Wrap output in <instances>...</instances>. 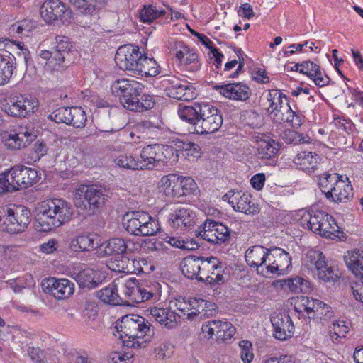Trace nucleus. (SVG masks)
Wrapping results in <instances>:
<instances>
[{
  "instance_id": "ea45409f",
  "label": "nucleus",
  "mask_w": 363,
  "mask_h": 363,
  "mask_svg": "<svg viewBox=\"0 0 363 363\" xmlns=\"http://www.w3.org/2000/svg\"><path fill=\"white\" fill-rule=\"evenodd\" d=\"M331 196H328L327 199L335 203H345L350 201L352 196V186L349 182L340 179L333 187Z\"/></svg>"
},
{
  "instance_id": "69168bd1",
  "label": "nucleus",
  "mask_w": 363,
  "mask_h": 363,
  "mask_svg": "<svg viewBox=\"0 0 363 363\" xmlns=\"http://www.w3.org/2000/svg\"><path fill=\"white\" fill-rule=\"evenodd\" d=\"M70 107H60L55 110L50 115L51 120L57 123H64L68 124L69 121V111Z\"/></svg>"
},
{
  "instance_id": "5fc2aeb1",
  "label": "nucleus",
  "mask_w": 363,
  "mask_h": 363,
  "mask_svg": "<svg viewBox=\"0 0 363 363\" xmlns=\"http://www.w3.org/2000/svg\"><path fill=\"white\" fill-rule=\"evenodd\" d=\"M69 114V117L68 125H72L77 128H83L85 125L86 121V114L82 107H70Z\"/></svg>"
},
{
  "instance_id": "c85d7f7f",
  "label": "nucleus",
  "mask_w": 363,
  "mask_h": 363,
  "mask_svg": "<svg viewBox=\"0 0 363 363\" xmlns=\"http://www.w3.org/2000/svg\"><path fill=\"white\" fill-rule=\"evenodd\" d=\"M121 293L129 301L140 303L144 302V295H142V283L135 278H129L124 281L121 279Z\"/></svg>"
},
{
  "instance_id": "f704fd0d",
  "label": "nucleus",
  "mask_w": 363,
  "mask_h": 363,
  "mask_svg": "<svg viewBox=\"0 0 363 363\" xmlns=\"http://www.w3.org/2000/svg\"><path fill=\"white\" fill-rule=\"evenodd\" d=\"M121 284V279L113 280L107 286L97 292V296L103 303L118 306L122 304V300L118 293V286Z\"/></svg>"
},
{
  "instance_id": "f03ea898",
  "label": "nucleus",
  "mask_w": 363,
  "mask_h": 363,
  "mask_svg": "<svg viewBox=\"0 0 363 363\" xmlns=\"http://www.w3.org/2000/svg\"><path fill=\"white\" fill-rule=\"evenodd\" d=\"M73 214L72 206L67 200L50 198L38 203L35 221L40 231L50 232L70 221Z\"/></svg>"
},
{
  "instance_id": "a18cd8bd",
  "label": "nucleus",
  "mask_w": 363,
  "mask_h": 363,
  "mask_svg": "<svg viewBox=\"0 0 363 363\" xmlns=\"http://www.w3.org/2000/svg\"><path fill=\"white\" fill-rule=\"evenodd\" d=\"M318 302V299L311 297L298 296L294 301V310L298 314L304 315L306 313L309 318H312Z\"/></svg>"
},
{
  "instance_id": "09e8293b",
  "label": "nucleus",
  "mask_w": 363,
  "mask_h": 363,
  "mask_svg": "<svg viewBox=\"0 0 363 363\" xmlns=\"http://www.w3.org/2000/svg\"><path fill=\"white\" fill-rule=\"evenodd\" d=\"M351 323L350 322L339 320L333 323L330 327L329 335L331 340L340 342L342 338H345L350 330Z\"/></svg>"
},
{
  "instance_id": "e2e57ef3",
  "label": "nucleus",
  "mask_w": 363,
  "mask_h": 363,
  "mask_svg": "<svg viewBox=\"0 0 363 363\" xmlns=\"http://www.w3.org/2000/svg\"><path fill=\"white\" fill-rule=\"evenodd\" d=\"M127 260H130L127 257L116 258L109 263L108 267L114 272L130 274V270H131L132 268Z\"/></svg>"
},
{
  "instance_id": "37998d69",
  "label": "nucleus",
  "mask_w": 363,
  "mask_h": 363,
  "mask_svg": "<svg viewBox=\"0 0 363 363\" xmlns=\"http://www.w3.org/2000/svg\"><path fill=\"white\" fill-rule=\"evenodd\" d=\"M114 163L119 167L130 170L143 169L144 165L138 157L132 153H121L114 159Z\"/></svg>"
},
{
  "instance_id": "39448f33",
  "label": "nucleus",
  "mask_w": 363,
  "mask_h": 363,
  "mask_svg": "<svg viewBox=\"0 0 363 363\" xmlns=\"http://www.w3.org/2000/svg\"><path fill=\"white\" fill-rule=\"evenodd\" d=\"M266 99L269 103L266 111L273 122L280 124L288 123L294 128H298L303 124L304 116L291 109L289 98L280 90H269Z\"/></svg>"
},
{
  "instance_id": "7ed1b4c3",
  "label": "nucleus",
  "mask_w": 363,
  "mask_h": 363,
  "mask_svg": "<svg viewBox=\"0 0 363 363\" xmlns=\"http://www.w3.org/2000/svg\"><path fill=\"white\" fill-rule=\"evenodd\" d=\"M115 328L117 334L114 335L129 348L145 347L154 335L150 323L144 317L135 314L123 316L116 323Z\"/></svg>"
},
{
  "instance_id": "cd10ccee",
  "label": "nucleus",
  "mask_w": 363,
  "mask_h": 363,
  "mask_svg": "<svg viewBox=\"0 0 363 363\" xmlns=\"http://www.w3.org/2000/svg\"><path fill=\"white\" fill-rule=\"evenodd\" d=\"M300 73L308 77L319 87L325 86L330 82V77L321 69L320 65L310 60L302 62Z\"/></svg>"
},
{
  "instance_id": "4c0bfd02",
  "label": "nucleus",
  "mask_w": 363,
  "mask_h": 363,
  "mask_svg": "<svg viewBox=\"0 0 363 363\" xmlns=\"http://www.w3.org/2000/svg\"><path fill=\"white\" fill-rule=\"evenodd\" d=\"M270 249L261 246H253L251 247V267H255L257 274L264 277V269L268 262V255Z\"/></svg>"
},
{
  "instance_id": "c756f323",
  "label": "nucleus",
  "mask_w": 363,
  "mask_h": 363,
  "mask_svg": "<svg viewBox=\"0 0 363 363\" xmlns=\"http://www.w3.org/2000/svg\"><path fill=\"white\" fill-rule=\"evenodd\" d=\"M15 57L9 51L0 50V86L6 84L13 74Z\"/></svg>"
},
{
  "instance_id": "338daca9",
  "label": "nucleus",
  "mask_w": 363,
  "mask_h": 363,
  "mask_svg": "<svg viewBox=\"0 0 363 363\" xmlns=\"http://www.w3.org/2000/svg\"><path fill=\"white\" fill-rule=\"evenodd\" d=\"M251 78L256 82L262 84H268L270 81L269 77L264 66L262 67H255L251 69Z\"/></svg>"
},
{
  "instance_id": "052dcab7",
  "label": "nucleus",
  "mask_w": 363,
  "mask_h": 363,
  "mask_svg": "<svg viewBox=\"0 0 363 363\" xmlns=\"http://www.w3.org/2000/svg\"><path fill=\"white\" fill-rule=\"evenodd\" d=\"M175 179L176 174H169L163 176L158 182V189L167 196H170Z\"/></svg>"
},
{
  "instance_id": "c03bdc74",
  "label": "nucleus",
  "mask_w": 363,
  "mask_h": 363,
  "mask_svg": "<svg viewBox=\"0 0 363 363\" xmlns=\"http://www.w3.org/2000/svg\"><path fill=\"white\" fill-rule=\"evenodd\" d=\"M161 72V67L153 57H149L145 52L142 64L136 76L140 77H153Z\"/></svg>"
},
{
  "instance_id": "2f4dec72",
  "label": "nucleus",
  "mask_w": 363,
  "mask_h": 363,
  "mask_svg": "<svg viewBox=\"0 0 363 363\" xmlns=\"http://www.w3.org/2000/svg\"><path fill=\"white\" fill-rule=\"evenodd\" d=\"M320 160V157L316 153L303 151L296 155L294 162L300 169L311 172L318 169Z\"/></svg>"
},
{
  "instance_id": "4be33fe9",
  "label": "nucleus",
  "mask_w": 363,
  "mask_h": 363,
  "mask_svg": "<svg viewBox=\"0 0 363 363\" xmlns=\"http://www.w3.org/2000/svg\"><path fill=\"white\" fill-rule=\"evenodd\" d=\"M45 291L57 300H65L71 296L75 289L74 284L65 278L50 277L46 280Z\"/></svg>"
},
{
  "instance_id": "de8ad7c7",
  "label": "nucleus",
  "mask_w": 363,
  "mask_h": 363,
  "mask_svg": "<svg viewBox=\"0 0 363 363\" xmlns=\"http://www.w3.org/2000/svg\"><path fill=\"white\" fill-rule=\"evenodd\" d=\"M142 295H144V301H159L162 295L161 284L155 281L142 283Z\"/></svg>"
},
{
  "instance_id": "412c9836",
  "label": "nucleus",
  "mask_w": 363,
  "mask_h": 363,
  "mask_svg": "<svg viewBox=\"0 0 363 363\" xmlns=\"http://www.w3.org/2000/svg\"><path fill=\"white\" fill-rule=\"evenodd\" d=\"M101 236L95 233L83 232L72 238L69 249L74 252H86L99 250Z\"/></svg>"
},
{
  "instance_id": "bb28decb",
  "label": "nucleus",
  "mask_w": 363,
  "mask_h": 363,
  "mask_svg": "<svg viewBox=\"0 0 363 363\" xmlns=\"http://www.w3.org/2000/svg\"><path fill=\"white\" fill-rule=\"evenodd\" d=\"M35 137L31 130L24 128L18 133L9 134L4 139V144L9 150H17L26 147Z\"/></svg>"
},
{
  "instance_id": "dca6fc26",
  "label": "nucleus",
  "mask_w": 363,
  "mask_h": 363,
  "mask_svg": "<svg viewBox=\"0 0 363 363\" xmlns=\"http://www.w3.org/2000/svg\"><path fill=\"white\" fill-rule=\"evenodd\" d=\"M305 262L308 267H314L318 279L325 282H335L339 278L333 269L328 265L325 256L319 250H309L306 255Z\"/></svg>"
},
{
  "instance_id": "7c9ffc66",
  "label": "nucleus",
  "mask_w": 363,
  "mask_h": 363,
  "mask_svg": "<svg viewBox=\"0 0 363 363\" xmlns=\"http://www.w3.org/2000/svg\"><path fill=\"white\" fill-rule=\"evenodd\" d=\"M127 245L125 240L119 238H113L102 243L96 254L99 257H104L109 255H123L126 252Z\"/></svg>"
},
{
  "instance_id": "1a4fd4ad",
  "label": "nucleus",
  "mask_w": 363,
  "mask_h": 363,
  "mask_svg": "<svg viewBox=\"0 0 363 363\" xmlns=\"http://www.w3.org/2000/svg\"><path fill=\"white\" fill-rule=\"evenodd\" d=\"M123 225L129 233L138 236L155 235L160 228L159 221L144 211H133L125 215Z\"/></svg>"
},
{
  "instance_id": "5701e85b",
  "label": "nucleus",
  "mask_w": 363,
  "mask_h": 363,
  "mask_svg": "<svg viewBox=\"0 0 363 363\" xmlns=\"http://www.w3.org/2000/svg\"><path fill=\"white\" fill-rule=\"evenodd\" d=\"M273 326L274 337L279 340L290 338L294 332V325L289 316L286 313H274L271 317Z\"/></svg>"
},
{
  "instance_id": "72a5a7b5",
  "label": "nucleus",
  "mask_w": 363,
  "mask_h": 363,
  "mask_svg": "<svg viewBox=\"0 0 363 363\" xmlns=\"http://www.w3.org/2000/svg\"><path fill=\"white\" fill-rule=\"evenodd\" d=\"M194 216L189 208H179L168 216L169 225L174 229L180 227L191 226L194 224Z\"/></svg>"
},
{
  "instance_id": "6e6552de",
  "label": "nucleus",
  "mask_w": 363,
  "mask_h": 363,
  "mask_svg": "<svg viewBox=\"0 0 363 363\" xmlns=\"http://www.w3.org/2000/svg\"><path fill=\"white\" fill-rule=\"evenodd\" d=\"M140 157L143 169H153L172 164L177 160L178 154L172 146L155 143L144 147Z\"/></svg>"
},
{
  "instance_id": "20e7f679",
  "label": "nucleus",
  "mask_w": 363,
  "mask_h": 363,
  "mask_svg": "<svg viewBox=\"0 0 363 363\" xmlns=\"http://www.w3.org/2000/svg\"><path fill=\"white\" fill-rule=\"evenodd\" d=\"M144 88L142 83L125 78L114 81L111 86L112 94L118 97L122 106L136 112L150 110L155 104L152 95L143 93Z\"/></svg>"
},
{
  "instance_id": "f3484780",
  "label": "nucleus",
  "mask_w": 363,
  "mask_h": 363,
  "mask_svg": "<svg viewBox=\"0 0 363 363\" xmlns=\"http://www.w3.org/2000/svg\"><path fill=\"white\" fill-rule=\"evenodd\" d=\"M291 266V257L289 252L280 247L270 249L264 277H267L269 274H284Z\"/></svg>"
},
{
  "instance_id": "79ce46f5",
  "label": "nucleus",
  "mask_w": 363,
  "mask_h": 363,
  "mask_svg": "<svg viewBox=\"0 0 363 363\" xmlns=\"http://www.w3.org/2000/svg\"><path fill=\"white\" fill-rule=\"evenodd\" d=\"M76 8L81 10L84 14H96L104 9L107 0H69Z\"/></svg>"
},
{
  "instance_id": "49530a36",
  "label": "nucleus",
  "mask_w": 363,
  "mask_h": 363,
  "mask_svg": "<svg viewBox=\"0 0 363 363\" xmlns=\"http://www.w3.org/2000/svg\"><path fill=\"white\" fill-rule=\"evenodd\" d=\"M214 324H218L216 330V341L222 343L231 342L236 331L231 323L218 320Z\"/></svg>"
},
{
  "instance_id": "680f3d73",
  "label": "nucleus",
  "mask_w": 363,
  "mask_h": 363,
  "mask_svg": "<svg viewBox=\"0 0 363 363\" xmlns=\"http://www.w3.org/2000/svg\"><path fill=\"white\" fill-rule=\"evenodd\" d=\"M332 316L333 311L331 310V307L323 301L318 300L315 309V312L312 315V318L327 320Z\"/></svg>"
},
{
  "instance_id": "774afa93",
  "label": "nucleus",
  "mask_w": 363,
  "mask_h": 363,
  "mask_svg": "<svg viewBox=\"0 0 363 363\" xmlns=\"http://www.w3.org/2000/svg\"><path fill=\"white\" fill-rule=\"evenodd\" d=\"M56 40V52L63 53H67L72 48V43L70 39L67 36L57 35L55 38Z\"/></svg>"
},
{
  "instance_id": "6e6d98bb",
  "label": "nucleus",
  "mask_w": 363,
  "mask_h": 363,
  "mask_svg": "<svg viewBox=\"0 0 363 363\" xmlns=\"http://www.w3.org/2000/svg\"><path fill=\"white\" fill-rule=\"evenodd\" d=\"M209 274L210 276L206 277H200L199 281L206 284H209L211 286H215L224 284L228 281L222 263L220 264V270L214 271L213 272H212Z\"/></svg>"
},
{
  "instance_id": "9b49d317",
  "label": "nucleus",
  "mask_w": 363,
  "mask_h": 363,
  "mask_svg": "<svg viewBox=\"0 0 363 363\" xmlns=\"http://www.w3.org/2000/svg\"><path fill=\"white\" fill-rule=\"evenodd\" d=\"M251 141L253 142V147L260 160L265 161L267 164H271L275 161L281 145L273 138L271 133L251 131Z\"/></svg>"
},
{
  "instance_id": "ddd939ff",
  "label": "nucleus",
  "mask_w": 363,
  "mask_h": 363,
  "mask_svg": "<svg viewBox=\"0 0 363 363\" xmlns=\"http://www.w3.org/2000/svg\"><path fill=\"white\" fill-rule=\"evenodd\" d=\"M344 260L349 270L357 277L351 286L354 298L363 303V251H348Z\"/></svg>"
},
{
  "instance_id": "4d7b16f0",
  "label": "nucleus",
  "mask_w": 363,
  "mask_h": 363,
  "mask_svg": "<svg viewBox=\"0 0 363 363\" xmlns=\"http://www.w3.org/2000/svg\"><path fill=\"white\" fill-rule=\"evenodd\" d=\"M282 138L287 144H304L310 143L311 141V138L308 135L293 130H285Z\"/></svg>"
},
{
  "instance_id": "0eeeda50",
  "label": "nucleus",
  "mask_w": 363,
  "mask_h": 363,
  "mask_svg": "<svg viewBox=\"0 0 363 363\" xmlns=\"http://www.w3.org/2000/svg\"><path fill=\"white\" fill-rule=\"evenodd\" d=\"M300 222L303 228L323 237L332 240L340 238V228L330 215L323 211H317L313 213L306 212Z\"/></svg>"
},
{
  "instance_id": "e433bc0d",
  "label": "nucleus",
  "mask_w": 363,
  "mask_h": 363,
  "mask_svg": "<svg viewBox=\"0 0 363 363\" xmlns=\"http://www.w3.org/2000/svg\"><path fill=\"white\" fill-rule=\"evenodd\" d=\"M201 256H188L181 263L182 274L190 279H196L199 281L201 275V265L202 264Z\"/></svg>"
},
{
  "instance_id": "a878e982",
  "label": "nucleus",
  "mask_w": 363,
  "mask_h": 363,
  "mask_svg": "<svg viewBox=\"0 0 363 363\" xmlns=\"http://www.w3.org/2000/svg\"><path fill=\"white\" fill-rule=\"evenodd\" d=\"M73 278L81 289H93L102 281L101 273L89 267L81 269L74 274Z\"/></svg>"
},
{
  "instance_id": "9d476101",
  "label": "nucleus",
  "mask_w": 363,
  "mask_h": 363,
  "mask_svg": "<svg viewBox=\"0 0 363 363\" xmlns=\"http://www.w3.org/2000/svg\"><path fill=\"white\" fill-rule=\"evenodd\" d=\"M39 107V101L36 97L28 94L10 96L4 111L10 116L24 118L35 113Z\"/></svg>"
},
{
  "instance_id": "4468645a",
  "label": "nucleus",
  "mask_w": 363,
  "mask_h": 363,
  "mask_svg": "<svg viewBox=\"0 0 363 363\" xmlns=\"http://www.w3.org/2000/svg\"><path fill=\"white\" fill-rule=\"evenodd\" d=\"M74 200L78 208L96 209L104 200V194L101 187L96 185L81 184L77 186L74 193Z\"/></svg>"
},
{
  "instance_id": "393cba45",
  "label": "nucleus",
  "mask_w": 363,
  "mask_h": 363,
  "mask_svg": "<svg viewBox=\"0 0 363 363\" xmlns=\"http://www.w3.org/2000/svg\"><path fill=\"white\" fill-rule=\"evenodd\" d=\"M161 83L169 97L180 101L189 100V97L186 94V91L190 90L189 86L182 84L179 79L173 76H168Z\"/></svg>"
},
{
  "instance_id": "13d9d810",
  "label": "nucleus",
  "mask_w": 363,
  "mask_h": 363,
  "mask_svg": "<svg viewBox=\"0 0 363 363\" xmlns=\"http://www.w3.org/2000/svg\"><path fill=\"white\" fill-rule=\"evenodd\" d=\"M289 290L294 293H306L309 289L310 284L301 277H295L284 281Z\"/></svg>"
},
{
  "instance_id": "473e14b6",
  "label": "nucleus",
  "mask_w": 363,
  "mask_h": 363,
  "mask_svg": "<svg viewBox=\"0 0 363 363\" xmlns=\"http://www.w3.org/2000/svg\"><path fill=\"white\" fill-rule=\"evenodd\" d=\"M202 106V102H194L191 106L180 104L178 108V115L179 118L191 125L193 133H195V127L199 123L200 117L199 108Z\"/></svg>"
},
{
  "instance_id": "423d86ee",
  "label": "nucleus",
  "mask_w": 363,
  "mask_h": 363,
  "mask_svg": "<svg viewBox=\"0 0 363 363\" xmlns=\"http://www.w3.org/2000/svg\"><path fill=\"white\" fill-rule=\"evenodd\" d=\"M28 208L22 205L9 204L0 208V230L11 234L23 232L31 220Z\"/></svg>"
},
{
  "instance_id": "8fccbe9b",
  "label": "nucleus",
  "mask_w": 363,
  "mask_h": 363,
  "mask_svg": "<svg viewBox=\"0 0 363 363\" xmlns=\"http://www.w3.org/2000/svg\"><path fill=\"white\" fill-rule=\"evenodd\" d=\"M165 14L164 9H157L152 4L144 5L140 12V19L143 23H150Z\"/></svg>"
},
{
  "instance_id": "f8f14e48",
  "label": "nucleus",
  "mask_w": 363,
  "mask_h": 363,
  "mask_svg": "<svg viewBox=\"0 0 363 363\" xmlns=\"http://www.w3.org/2000/svg\"><path fill=\"white\" fill-rule=\"evenodd\" d=\"M199 111L200 117L195 127V133L211 134L218 131L223 123L221 111L214 105L203 101Z\"/></svg>"
},
{
  "instance_id": "f257e3e1",
  "label": "nucleus",
  "mask_w": 363,
  "mask_h": 363,
  "mask_svg": "<svg viewBox=\"0 0 363 363\" xmlns=\"http://www.w3.org/2000/svg\"><path fill=\"white\" fill-rule=\"evenodd\" d=\"M206 306L207 301L204 299H186L180 296L171 301L169 307L151 308L150 314L161 325L172 329L177 326L179 319L192 320L201 313L206 314Z\"/></svg>"
},
{
  "instance_id": "bf43d9fd",
  "label": "nucleus",
  "mask_w": 363,
  "mask_h": 363,
  "mask_svg": "<svg viewBox=\"0 0 363 363\" xmlns=\"http://www.w3.org/2000/svg\"><path fill=\"white\" fill-rule=\"evenodd\" d=\"M48 147L43 141L37 140L28 150V158L30 162L39 161L48 153Z\"/></svg>"
},
{
  "instance_id": "aec40b11",
  "label": "nucleus",
  "mask_w": 363,
  "mask_h": 363,
  "mask_svg": "<svg viewBox=\"0 0 363 363\" xmlns=\"http://www.w3.org/2000/svg\"><path fill=\"white\" fill-rule=\"evenodd\" d=\"M9 172L16 190L32 186L40 178L35 169L23 165L14 166L9 169Z\"/></svg>"
},
{
  "instance_id": "864d4df0",
  "label": "nucleus",
  "mask_w": 363,
  "mask_h": 363,
  "mask_svg": "<svg viewBox=\"0 0 363 363\" xmlns=\"http://www.w3.org/2000/svg\"><path fill=\"white\" fill-rule=\"evenodd\" d=\"M202 264L201 265V275L200 277L203 278L210 276V273L214 271L220 270L221 261L213 256L201 257Z\"/></svg>"
},
{
  "instance_id": "603ef678",
  "label": "nucleus",
  "mask_w": 363,
  "mask_h": 363,
  "mask_svg": "<svg viewBox=\"0 0 363 363\" xmlns=\"http://www.w3.org/2000/svg\"><path fill=\"white\" fill-rule=\"evenodd\" d=\"M155 128L150 120H143L134 125L130 135L132 138L136 136L139 139L147 138Z\"/></svg>"
},
{
  "instance_id": "a19ab883",
  "label": "nucleus",
  "mask_w": 363,
  "mask_h": 363,
  "mask_svg": "<svg viewBox=\"0 0 363 363\" xmlns=\"http://www.w3.org/2000/svg\"><path fill=\"white\" fill-rule=\"evenodd\" d=\"M249 87L242 83L227 84L220 86V93L234 100H246L249 98Z\"/></svg>"
},
{
  "instance_id": "3c124183",
  "label": "nucleus",
  "mask_w": 363,
  "mask_h": 363,
  "mask_svg": "<svg viewBox=\"0 0 363 363\" xmlns=\"http://www.w3.org/2000/svg\"><path fill=\"white\" fill-rule=\"evenodd\" d=\"M340 180V177L337 174H323L319 178L318 185L320 191L324 194L327 198L328 196H331V193L333 189V186L337 184V182Z\"/></svg>"
},
{
  "instance_id": "6ab92c4d",
  "label": "nucleus",
  "mask_w": 363,
  "mask_h": 363,
  "mask_svg": "<svg viewBox=\"0 0 363 363\" xmlns=\"http://www.w3.org/2000/svg\"><path fill=\"white\" fill-rule=\"evenodd\" d=\"M199 235L205 240L213 244H222L230 238L228 228L221 223L207 219L203 224Z\"/></svg>"
},
{
  "instance_id": "a211bd4d",
  "label": "nucleus",
  "mask_w": 363,
  "mask_h": 363,
  "mask_svg": "<svg viewBox=\"0 0 363 363\" xmlns=\"http://www.w3.org/2000/svg\"><path fill=\"white\" fill-rule=\"evenodd\" d=\"M70 13L67 5L60 0H46L40 9L42 18L47 24L51 25L58 21L63 22L65 16Z\"/></svg>"
},
{
  "instance_id": "2eb2a0df",
  "label": "nucleus",
  "mask_w": 363,
  "mask_h": 363,
  "mask_svg": "<svg viewBox=\"0 0 363 363\" xmlns=\"http://www.w3.org/2000/svg\"><path fill=\"white\" fill-rule=\"evenodd\" d=\"M172 52L174 61L182 70L195 72L201 69L197 53L184 42H176Z\"/></svg>"
},
{
  "instance_id": "c9c22d12",
  "label": "nucleus",
  "mask_w": 363,
  "mask_h": 363,
  "mask_svg": "<svg viewBox=\"0 0 363 363\" xmlns=\"http://www.w3.org/2000/svg\"><path fill=\"white\" fill-rule=\"evenodd\" d=\"M241 192L229 191L223 196L224 201L231 205L233 208L239 212L248 214L250 212V194H242Z\"/></svg>"
},
{
  "instance_id": "58836bf2",
  "label": "nucleus",
  "mask_w": 363,
  "mask_h": 363,
  "mask_svg": "<svg viewBox=\"0 0 363 363\" xmlns=\"http://www.w3.org/2000/svg\"><path fill=\"white\" fill-rule=\"evenodd\" d=\"M175 145L174 151L177 152L176 154H178V155L181 154L182 157L189 161L196 160L202 154L200 146L191 141L178 140Z\"/></svg>"
},
{
  "instance_id": "b1692460",
  "label": "nucleus",
  "mask_w": 363,
  "mask_h": 363,
  "mask_svg": "<svg viewBox=\"0 0 363 363\" xmlns=\"http://www.w3.org/2000/svg\"><path fill=\"white\" fill-rule=\"evenodd\" d=\"M140 54V48L133 44H126L120 46L115 55L116 65L124 71L129 72L130 68L135 66L133 64L134 57Z\"/></svg>"
},
{
  "instance_id": "0e129e2a",
  "label": "nucleus",
  "mask_w": 363,
  "mask_h": 363,
  "mask_svg": "<svg viewBox=\"0 0 363 363\" xmlns=\"http://www.w3.org/2000/svg\"><path fill=\"white\" fill-rule=\"evenodd\" d=\"M16 190L15 185L11 179L9 169L0 174V194Z\"/></svg>"
}]
</instances>
